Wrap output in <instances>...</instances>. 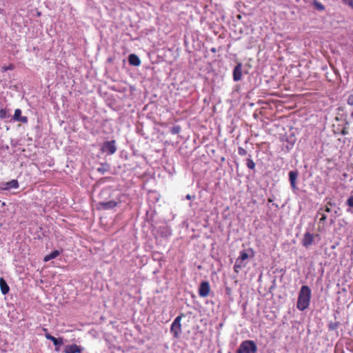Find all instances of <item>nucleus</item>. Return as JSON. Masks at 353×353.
I'll list each match as a JSON object with an SVG mask.
<instances>
[{"mask_svg":"<svg viewBox=\"0 0 353 353\" xmlns=\"http://www.w3.org/2000/svg\"><path fill=\"white\" fill-rule=\"evenodd\" d=\"M315 6H316V8L319 10H323L325 9V7L323 5H322L321 3H317L316 2L315 3Z\"/></svg>","mask_w":353,"mask_h":353,"instance_id":"bb28decb","label":"nucleus"},{"mask_svg":"<svg viewBox=\"0 0 353 353\" xmlns=\"http://www.w3.org/2000/svg\"><path fill=\"white\" fill-rule=\"evenodd\" d=\"M59 255V252L58 250H54L50 254L46 255L44 257L43 261L47 262V261H50L51 259L57 258Z\"/></svg>","mask_w":353,"mask_h":353,"instance_id":"dca6fc26","label":"nucleus"},{"mask_svg":"<svg viewBox=\"0 0 353 353\" xmlns=\"http://www.w3.org/2000/svg\"><path fill=\"white\" fill-rule=\"evenodd\" d=\"M118 202L115 201H110L107 202H100L99 205L103 210H111L117 207Z\"/></svg>","mask_w":353,"mask_h":353,"instance_id":"9d476101","label":"nucleus"},{"mask_svg":"<svg viewBox=\"0 0 353 353\" xmlns=\"http://www.w3.org/2000/svg\"><path fill=\"white\" fill-rule=\"evenodd\" d=\"M19 188V183L18 181L16 179H12L10 181L7 182L5 184L4 190H9L11 188L17 189Z\"/></svg>","mask_w":353,"mask_h":353,"instance_id":"2eb2a0df","label":"nucleus"},{"mask_svg":"<svg viewBox=\"0 0 353 353\" xmlns=\"http://www.w3.org/2000/svg\"><path fill=\"white\" fill-rule=\"evenodd\" d=\"M128 62L131 65L139 66L141 65V60L135 54H131L128 57Z\"/></svg>","mask_w":353,"mask_h":353,"instance_id":"9b49d317","label":"nucleus"},{"mask_svg":"<svg viewBox=\"0 0 353 353\" xmlns=\"http://www.w3.org/2000/svg\"><path fill=\"white\" fill-rule=\"evenodd\" d=\"M54 339V336L51 335L50 337L48 338V340H50L51 341H52Z\"/></svg>","mask_w":353,"mask_h":353,"instance_id":"f704fd0d","label":"nucleus"},{"mask_svg":"<svg viewBox=\"0 0 353 353\" xmlns=\"http://www.w3.org/2000/svg\"><path fill=\"white\" fill-rule=\"evenodd\" d=\"M249 257L248 254L246 252V251L243 250L240 252V254L238 258H239L241 260L245 261Z\"/></svg>","mask_w":353,"mask_h":353,"instance_id":"a211bd4d","label":"nucleus"},{"mask_svg":"<svg viewBox=\"0 0 353 353\" xmlns=\"http://www.w3.org/2000/svg\"><path fill=\"white\" fill-rule=\"evenodd\" d=\"M83 347L77 345V344H72L65 345L64 352L65 353H81Z\"/></svg>","mask_w":353,"mask_h":353,"instance_id":"0eeeda50","label":"nucleus"},{"mask_svg":"<svg viewBox=\"0 0 353 353\" xmlns=\"http://www.w3.org/2000/svg\"><path fill=\"white\" fill-rule=\"evenodd\" d=\"M7 117V111L6 109H1L0 110V118L3 119Z\"/></svg>","mask_w":353,"mask_h":353,"instance_id":"b1692460","label":"nucleus"},{"mask_svg":"<svg viewBox=\"0 0 353 353\" xmlns=\"http://www.w3.org/2000/svg\"><path fill=\"white\" fill-rule=\"evenodd\" d=\"M249 250L253 253L252 249H250Z\"/></svg>","mask_w":353,"mask_h":353,"instance_id":"58836bf2","label":"nucleus"},{"mask_svg":"<svg viewBox=\"0 0 353 353\" xmlns=\"http://www.w3.org/2000/svg\"><path fill=\"white\" fill-rule=\"evenodd\" d=\"M327 216L325 214H321V217L320 218V222L323 223L326 221Z\"/></svg>","mask_w":353,"mask_h":353,"instance_id":"c85d7f7f","label":"nucleus"},{"mask_svg":"<svg viewBox=\"0 0 353 353\" xmlns=\"http://www.w3.org/2000/svg\"><path fill=\"white\" fill-rule=\"evenodd\" d=\"M50 336H51V335H50L49 333H46V334H45V336H46V338L47 339H48V338H50Z\"/></svg>","mask_w":353,"mask_h":353,"instance_id":"473e14b6","label":"nucleus"},{"mask_svg":"<svg viewBox=\"0 0 353 353\" xmlns=\"http://www.w3.org/2000/svg\"><path fill=\"white\" fill-rule=\"evenodd\" d=\"M210 283L208 281L201 282L199 288V295L201 297H207L210 294Z\"/></svg>","mask_w":353,"mask_h":353,"instance_id":"39448f33","label":"nucleus"},{"mask_svg":"<svg viewBox=\"0 0 353 353\" xmlns=\"http://www.w3.org/2000/svg\"><path fill=\"white\" fill-rule=\"evenodd\" d=\"M0 289L4 295L7 294L10 290V288L3 278H0Z\"/></svg>","mask_w":353,"mask_h":353,"instance_id":"ddd939ff","label":"nucleus"},{"mask_svg":"<svg viewBox=\"0 0 353 353\" xmlns=\"http://www.w3.org/2000/svg\"><path fill=\"white\" fill-rule=\"evenodd\" d=\"M346 204L350 208H353V194L351 195L346 201Z\"/></svg>","mask_w":353,"mask_h":353,"instance_id":"4be33fe9","label":"nucleus"},{"mask_svg":"<svg viewBox=\"0 0 353 353\" xmlns=\"http://www.w3.org/2000/svg\"><path fill=\"white\" fill-rule=\"evenodd\" d=\"M313 241H314L313 234H310V232H306L303 235V238L302 239V245L304 247L307 248L310 245H312V243H313Z\"/></svg>","mask_w":353,"mask_h":353,"instance_id":"1a4fd4ad","label":"nucleus"},{"mask_svg":"<svg viewBox=\"0 0 353 353\" xmlns=\"http://www.w3.org/2000/svg\"><path fill=\"white\" fill-rule=\"evenodd\" d=\"M341 133H342L343 134H347V131H346L345 129H343V130H342Z\"/></svg>","mask_w":353,"mask_h":353,"instance_id":"c9c22d12","label":"nucleus"},{"mask_svg":"<svg viewBox=\"0 0 353 353\" xmlns=\"http://www.w3.org/2000/svg\"><path fill=\"white\" fill-rule=\"evenodd\" d=\"M211 51L212 52H216V48H213L211 49Z\"/></svg>","mask_w":353,"mask_h":353,"instance_id":"e433bc0d","label":"nucleus"},{"mask_svg":"<svg viewBox=\"0 0 353 353\" xmlns=\"http://www.w3.org/2000/svg\"><path fill=\"white\" fill-rule=\"evenodd\" d=\"M101 150L103 152H108V154H113L117 150L115 141L112 140L105 142L102 146Z\"/></svg>","mask_w":353,"mask_h":353,"instance_id":"20e7f679","label":"nucleus"},{"mask_svg":"<svg viewBox=\"0 0 353 353\" xmlns=\"http://www.w3.org/2000/svg\"><path fill=\"white\" fill-rule=\"evenodd\" d=\"M186 199L190 200L192 199V196L190 194H188L186 195Z\"/></svg>","mask_w":353,"mask_h":353,"instance_id":"72a5a7b5","label":"nucleus"},{"mask_svg":"<svg viewBox=\"0 0 353 353\" xmlns=\"http://www.w3.org/2000/svg\"><path fill=\"white\" fill-rule=\"evenodd\" d=\"M242 77V65L238 63L234 68L233 70V79L234 81H239Z\"/></svg>","mask_w":353,"mask_h":353,"instance_id":"6e6552de","label":"nucleus"},{"mask_svg":"<svg viewBox=\"0 0 353 353\" xmlns=\"http://www.w3.org/2000/svg\"><path fill=\"white\" fill-rule=\"evenodd\" d=\"M326 205H327L330 208V206H332L334 203L331 201H329L327 202Z\"/></svg>","mask_w":353,"mask_h":353,"instance_id":"2f4dec72","label":"nucleus"},{"mask_svg":"<svg viewBox=\"0 0 353 353\" xmlns=\"http://www.w3.org/2000/svg\"><path fill=\"white\" fill-rule=\"evenodd\" d=\"M297 175L298 174H297L296 172L291 171L289 173V179H290V185L293 189L296 188V180L297 179Z\"/></svg>","mask_w":353,"mask_h":353,"instance_id":"4468645a","label":"nucleus"},{"mask_svg":"<svg viewBox=\"0 0 353 353\" xmlns=\"http://www.w3.org/2000/svg\"><path fill=\"white\" fill-rule=\"evenodd\" d=\"M347 103L350 104V105H353V95H350L349 96L348 99H347Z\"/></svg>","mask_w":353,"mask_h":353,"instance_id":"c756f323","label":"nucleus"},{"mask_svg":"<svg viewBox=\"0 0 353 353\" xmlns=\"http://www.w3.org/2000/svg\"><path fill=\"white\" fill-rule=\"evenodd\" d=\"M257 346L256 343L252 340H245L241 342L236 353H256Z\"/></svg>","mask_w":353,"mask_h":353,"instance_id":"f03ea898","label":"nucleus"},{"mask_svg":"<svg viewBox=\"0 0 353 353\" xmlns=\"http://www.w3.org/2000/svg\"><path fill=\"white\" fill-rule=\"evenodd\" d=\"M338 327V323H330L329 325V329L331 330H335Z\"/></svg>","mask_w":353,"mask_h":353,"instance_id":"cd10ccee","label":"nucleus"},{"mask_svg":"<svg viewBox=\"0 0 353 353\" xmlns=\"http://www.w3.org/2000/svg\"><path fill=\"white\" fill-rule=\"evenodd\" d=\"M246 165L250 170H255V163L251 158H248L246 159Z\"/></svg>","mask_w":353,"mask_h":353,"instance_id":"f3484780","label":"nucleus"},{"mask_svg":"<svg viewBox=\"0 0 353 353\" xmlns=\"http://www.w3.org/2000/svg\"><path fill=\"white\" fill-rule=\"evenodd\" d=\"M247 262L237 258L234 265V272L238 273L242 268H245Z\"/></svg>","mask_w":353,"mask_h":353,"instance_id":"f8f14e48","label":"nucleus"},{"mask_svg":"<svg viewBox=\"0 0 353 353\" xmlns=\"http://www.w3.org/2000/svg\"><path fill=\"white\" fill-rule=\"evenodd\" d=\"M268 202H269V203H272V202L273 201V200H272V199H270H270H268Z\"/></svg>","mask_w":353,"mask_h":353,"instance_id":"4c0bfd02","label":"nucleus"},{"mask_svg":"<svg viewBox=\"0 0 353 353\" xmlns=\"http://www.w3.org/2000/svg\"><path fill=\"white\" fill-rule=\"evenodd\" d=\"M53 344L55 346L61 345L63 343L62 338H55L52 341Z\"/></svg>","mask_w":353,"mask_h":353,"instance_id":"6ab92c4d","label":"nucleus"},{"mask_svg":"<svg viewBox=\"0 0 353 353\" xmlns=\"http://www.w3.org/2000/svg\"><path fill=\"white\" fill-rule=\"evenodd\" d=\"M342 1L346 4L350 6L353 9V0H342Z\"/></svg>","mask_w":353,"mask_h":353,"instance_id":"a878e982","label":"nucleus"},{"mask_svg":"<svg viewBox=\"0 0 353 353\" xmlns=\"http://www.w3.org/2000/svg\"><path fill=\"white\" fill-rule=\"evenodd\" d=\"M12 119L15 121H19L22 123H27L28 117L21 115V110L19 108L16 109Z\"/></svg>","mask_w":353,"mask_h":353,"instance_id":"423d86ee","label":"nucleus"},{"mask_svg":"<svg viewBox=\"0 0 353 353\" xmlns=\"http://www.w3.org/2000/svg\"><path fill=\"white\" fill-rule=\"evenodd\" d=\"M312 292L307 285H303L301 288L298 295L296 307L300 311L307 309L310 303Z\"/></svg>","mask_w":353,"mask_h":353,"instance_id":"f257e3e1","label":"nucleus"},{"mask_svg":"<svg viewBox=\"0 0 353 353\" xmlns=\"http://www.w3.org/2000/svg\"><path fill=\"white\" fill-rule=\"evenodd\" d=\"M14 69V65L12 63H10L8 66H4L2 68L3 71L12 70Z\"/></svg>","mask_w":353,"mask_h":353,"instance_id":"5701e85b","label":"nucleus"},{"mask_svg":"<svg viewBox=\"0 0 353 353\" xmlns=\"http://www.w3.org/2000/svg\"><path fill=\"white\" fill-rule=\"evenodd\" d=\"M180 131H181V127L179 125L174 126L171 129V133L173 134H177L180 132Z\"/></svg>","mask_w":353,"mask_h":353,"instance_id":"aec40b11","label":"nucleus"},{"mask_svg":"<svg viewBox=\"0 0 353 353\" xmlns=\"http://www.w3.org/2000/svg\"><path fill=\"white\" fill-rule=\"evenodd\" d=\"M321 211H324L325 212H331V209H330V208L327 205H325L324 208H321L319 210L318 214H321Z\"/></svg>","mask_w":353,"mask_h":353,"instance_id":"393cba45","label":"nucleus"},{"mask_svg":"<svg viewBox=\"0 0 353 353\" xmlns=\"http://www.w3.org/2000/svg\"><path fill=\"white\" fill-rule=\"evenodd\" d=\"M185 316V314L183 313H181L178 316H176L174 321L172 322L171 326H170V332L172 334L174 338L178 339L181 332H182V327H181V319Z\"/></svg>","mask_w":353,"mask_h":353,"instance_id":"7ed1b4c3","label":"nucleus"},{"mask_svg":"<svg viewBox=\"0 0 353 353\" xmlns=\"http://www.w3.org/2000/svg\"><path fill=\"white\" fill-rule=\"evenodd\" d=\"M238 154L240 156H245L247 154V151L242 147H239L238 148Z\"/></svg>","mask_w":353,"mask_h":353,"instance_id":"412c9836","label":"nucleus"},{"mask_svg":"<svg viewBox=\"0 0 353 353\" xmlns=\"http://www.w3.org/2000/svg\"><path fill=\"white\" fill-rule=\"evenodd\" d=\"M225 291H226V294L228 295H230L231 294L232 290H231V289L230 288H226Z\"/></svg>","mask_w":353,"mask_h":353,"instance_id":"7c9ffc66","label":"nucleus"}]
</instances>
